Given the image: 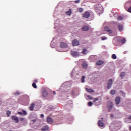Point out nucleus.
Wrapping results in <instances>:
<instances>
[{
  "mask_svg": "<svg viewBox=\"0 0 131 131\" xmlns=\"http://www.w3.org/2000/svg\"><path fill=\"white\" fill-rule=\"evenodd\" d=\"M107 108L109 111H111L112 110V108H113V102L112 101H108L107 102Z\"/></svg>",
  "mask_w": 131,
  "mask_h": 131,
  "instance_id": "nucleus-1",
  "label": "nucleus"
},
{
  "mask_svg": "<svg viewBox=\"0 0 131 131\" xmlns=\"http://www.w3.org/2000/svg\"><path fill=\"white\" fill-rule=\"evenodd\" d=\"M113 80L112 79L109 80L106 86L107 90H110V89H111V86H112V84H113Z\"/></svg>",
  "mask_w": 131,
  "mask_h": 131,
  "instance_id": "nucleus-2",
  "label": "nucleus"
},
{
  "mask_svg": "<svg viewBox=\"0 0 131 131\" xmlns=\"http://www.w3.org/2000/svg\"><path fill=\"white\" fill-rule=\"evenodd\" d=\"M72 45L73 46V47H75L76 46H79V41L76 39H74L72 41Z\"/></svg>",
  "mask_w": 131,
  "mask_h": 131,
  "instance_id": "nucleus-3",
  "label": "nucleus"
},
{
  "mask_svg": "<svg viewBox=\"0 0 131 131\" xmlns=\"http://www.w3.org/2000/svg\"><path fill=\"white\" fill-rule=\"evenodd\" d=\"M11 119L16 123H18V122H19V119L18 118V117L15 116H11Z\"/></svg>",
  "mask_w": 131,
  "mask_h": 131,
  "instance_id": "nucleus-4",
  "label": "nucleus"
},
{
  "mask_svg": "<svg viewBox=\"0 0 131 131\" xmlns=\"http://www.w3.org/2000/svg\"><path fill=\"white\" fill-rule=\"evenodd\" d=\"M83 17L84 18H90L91 17V14L89 11H86L83 15Z\"/></svg>",
  "mask_w": 131,
  "mask_h": 131,
  "instance_id": "nucleus-5",
  "label": "nucleus"
},
{
  "mask_svg": "<svg viewBox=\"0 0 131 131\" xmlns=\"http://www.w3.org/2000/svg\"><path fill=\"white\" fill-rule=\"evenodd\" d=\"M60 48H68V45H67V43L61 42L60 43Z\"/></svg>",
  "mask_w": 131,
  "mask_h": 131,
  "instance_id": "nucleus-6",
  "label": "nucleus"
},
{
  "mask_svg": "<svg viewBox=\"0 0 131 131\" xmlns=\"http://www.w3.org/2000/svg\"><path fill=\"white\" fill-rule=\"evenodd\" d=\"M71 55L73 56V57L76 58V57L79 56V53L76 51H73L71 53Z\"/></svg>",
  "mask_w": 131,
  "mask_h": 131,
  "instance_id": "nucleus-7",
  "label": "nucleus"
},
{
  "mask_svg": "<svg viewBox=\"0 0 131 131\" xmlns=\"http://www.w3.org/2000/svg\"><path fill=\"white\" fill-rule=\"evenodd\" d=\"M115 103L116 105H119V103H120V97L118 96L115 99Z\"/></svg>",
  "mask_w": 131,
  "mask_h": 131,
  "instance_id": "nucleus-8",
  "label": "nucleus"
},
{
  "mask_svg": "<svg viewBox=\"0 0 131 131\" xmlns=\"http://www.w3.org/2000/svg\"><path fill=\"white\" fill-rule=\"evenodd\" d=\"M47 122H48V123H50V124H52V123H53V119H52V118H51L50 117H48Z\"/></svg>",
  "mask_w": 131,
  "mask_h": 131,
  "instance_id": "nucleus-9",
  "label": "nucleus"
},
{
  "mask_svg": "<svg viewBox=\"0 0 131 131\" xmlns=\"http://www.w3.org/2000/svg\"><path fill=\"white\" fill-rule=\"evenodd\" d=\"M102 64H104V61L100 60L96 62V65L101 66V65H102Z\"/></svg>",
  "mask_w": 131,
  "mask_h": 131,
  "instance_id": "nucleus-10",
  "label": "nucleus"
},
{
  "mask_svg": "<svg viewBox=\"0 0 131 131\" xmlns=\"http://www.w3.org/2000/svg\"><path fill=\"white\" fill-rule=\"evenodd\" d=\"M98 126H100V127H103V126H104V123L102 122L101 120L98 121Z\"/></svg>",
  "mask_w": 131,
  "mask_h": 131,
  "instance_id": "nucleus-11",
  "label": "nucleus"
},
{
  "mask_svg": "<svg viewBox=\"0 0 131 131\" xmlns=\"http://www.w3.org/2000/svg\"><path fill=\"white\" fill-rule=\"evenodd\" d=\"M89 27L88 26H84L82 27L83 31H88L89 29Z\"/></svg>",
  "mask_w": 131,
  "mask_h": 131,
  "instance_id": "nucleus-12",
  "label": "nucleus"
},
{
  "mask_svg": "<svg viewBox=\"0 0 131 131\" xmlns=\"http://www.w3.org/2000/svg\"><path fill=\"white\" fill-rule=\"evenodd\" d=\"M105 31H107V32L110 33V34L112 33V31L109 29V28L107 26H106L104 28Z\"/></svg>",
  "mask_w": 131,
  "mask_h": 131,
  "instance_id": "nucleus-13",
  "label": "nucleus"
},
{
  "mask_svg": "<svg viewBox=\"0 0 131 131\" xmlns=\"http://www.w3.org/2000/svg\"><path fill=\"white\" fill-rule=\"evenodd\" d=\"M66 15L68 16H71V14H72V11L71 10V9H70L69 11H68L67 12H66Z\"/></svg>",
  "mask_w": 131,
  "mask_h": 131,
  "instance_id": "nucleus-14",
  "label": "nucleus"
},
{
  "mask_svg": "<svg viewBox=\"0 0 131 131\" xmlns=\"http://www.w3.org/2000/svg\"><path fill=\"white\" fill-rule=\"evenodd\" d=\"M34 106H35V104L34 103L31 104V105L29 107V110L31 111H33V109L34 108Z\"/></svg>",
  "mask_w": 131,
  "mask_h": 131,
  "instance_id": "nucleus-15",
  "label": "nucleus"
},
{
  "mask_svg": "<svg viewBox=\"0 0 131 131\" xmlns=\"http://www.w3.org/2000/svg\"><path fill=\"white\" fill-rule=\"evenodd\" d=\"M82 67L84 69H86L88 68V63H85V62H82Z\"/></svg>",
  "mask_w": 131,
  "mask_h": 131,
  "instance_id": "nucleus-16",
  "label": "nucleus"
},
{
  "mask_svg": "<svg viewBox=\"0 0 131 131\" xmlns=\"http://www.w3.org/2000/svg\"><path fill=\"white\" fill-rule=\"evenodd\" d=\"M41 130H42V131L49 130V126H43V128L42 129H41Z\"/></svg>",
  "mask_w": 131,
  "mask_h": 131,
  "instance_id": "nucleus-17",
  "label": "nucleus"
},
{
  "mask_svg": "<svg viewBox=\"0 0 131 131\" xmlns=\"http://www.w3.org/2000/svg\"><path fill=\"white\" fill-rule=\"evenodd\" d=\"M42 95L43 97H47L48 96V92L44 90L42 92Z\"/></svg>",
  "mask_w": 131,
  "mask_h": 131,
  "instance_id": "nucleus-18",
  "label": "nucleus"
},
{
  "mask_svg": "<svg viewBox=\"0 0 131 131\" xmlns=\"http://www.w3.org/2000/svg\"><path fill=\"white\" fill-rule=\"evenodd\" d=\"M86 91L89 93H94V90H92V89H89L88 88H86Z\"/></svg>",
  "mask_w": 131,
  "mask_h": 131,
  "instance_id": "nucleus-19",
  "label": "nucleus"
},
{
  "mask_svg": "<svg viewBox=\"0 0 131 131\" xmlns=\"http://www.w3.org/2000/svg\"><path fill=\"white\" fill-rule=\"evenodd\" d=\"M118 29L119 31H122V30H123V26L119 25L118 26Z\"/></svg>",
  "mask_w": 131,
  "mask_h": 131,
  "instance_id": "nucleus-20",
  "label": "nucleus"
},
{
  "mask_svg": "<svg viewBox=\"0 0 131 131\" xmlns=\"http://www.w3.org/2000/svg\"><path fill=\"white\" fill-rule=\"evenodd\" d=\"M88 53V50L86 49H83L82 51V54L84 55H86V53Z\"/></svg>",
  "mask_w": 131,
  "mask_h": 131,
  "instance_id": "nucleus-21",
  "label": "nucleus"
},
{
  "mask_svg": "<svg viewBox=\"0 0 131 131\" xmlns=\"http://www.w3.org/2000/svg\"><path fill=\"white\" fill-rule=\"evenodd\" d=\"M32 86L33 88H34V89H37V85H36V84L35 83V82H33L32 83Z\"/></svg>",
  "mask_w": 131,
  "mask_h": 131,
  "instance_id": "nucleus-22",
  "label": "nucleus"
},
{
  "mask_svg": "<svg viewBox=\"0 0 131 131\" xmlns=\"http://www.w3.org/2000/svg\"><path fill=\"white\" fill-rule=\"evenodd\" d=\"M125 75V73L124 72H122L120 74V77H121L122 78L124 77V76Z\"/></svg>",
  "mask_w": 131,
  "mask_h": 131,
  "instance_id": "nucleus-23",
  "label": "nucleus"
},
{
  "mask_svg": "<svg viewBox=\"0 0 131 131\" xmlns=\"http://www.w3.org/2000/svg\"><path fill=\"white\" fill-rule=\"evenodd\" d=\"M6 114H7V115L8 116V117H9V116H10L11 115V111H7L6 112Z\"/></svg>",
  "mask_w": 131,
  "mask_h": 131,
  "instance_id": "nucleus-24",
  "label": "nucleus"
},
{
  "mask_svg": "<svg viewBox=\"0 0 131 131\" xmlns=\"http://www.w3.org/2000/svg\"><path fill=\"white\" fill-rule=\"evenodd\" d=\"M115 93H116V92H115V90H112L111 91V94L112 95H115Z\"/></svg>",
  "mask_w": 131,
  "mask_h": 131,
  "instance_id": "nucleus-25",
  "label": "nucleus"
},
{
  "mask_svg": "<svg viewBox=\"0 0 131 131\" xmlns=\"http://www.w3.org/2000/svg\"><path fill=\"white\" fill-rule=\"evenodd\" d=\"M88 98L90 99V100H94V97H92L91 95H88Z\"/></svg>",
  "mask_w": 131,
  "mask_h": 131,
  "instance_id": "nucleus-26",
  "label": "nucleus"
},
{
  "mask_svg": "<svg viewBox=\"0 0 131 131\" xmlns=\"http://www.w3.org/2000/svg\"><path fill=\"white\" fill-rule=\"evenodd\" d=\"M112 58L113 59H116L117 57H116V55L115 54H113L112 56Z\"/></svg>",
  "mask_w": 131,
  "mask_h": 131,
  "instance_id": "nucleus-27",
  "label": "nucleus"
},
{
  "mask_svg": "<svg viewBox=\"0 0 131 131\" xmlns=\"http://www.w3.org/2000/svg\"><path fill=\"white\" fill-rule=\"evenodd\" d=\"M97 101H99V98H95L94 100H93V102L95 103L96 102H97Z\"/></svg>",
  "mask_w": 131,
  "mask_h": 131,
  "instance_id": "nucleus-28",
  "label": "nucleus"
},
{
  "mask_svg": "<svg viewBox=\"0 0 131 131\" xmlns=\"http://www.w3.org/2000/svg\"><path fill=\"white\" fill-rule=\"evenodd\" d=\"M88 106H93V103L91 101H89L88 102Z\"/></svg>",
  "mask_w": 131,
  "mask_h": 131,
  "instance_id": "nucleus-29",
  "label": "nucleus"
},
{
  "mask_svg": "<svg viewBox=\"0 0 131 131\" xmlns=\"http://www.w3.org/2000/svg\"><path fill=\"white\" fill-rule=\"evenodd\" d=\"M27 115V112L25 111H23V115Z\"/></svg>",
  "mask_w": 131,
  "mask_h": 131,
  "instance_id": "nucleus-30",
  "label": "nucleus"
},
{
  "mask_svg": "<svg viewBox=\"0 0 131 131\" xmlns=\"http://www.w3.org/2000/svg\"><path fill=\"white\" fill-rule=\"evenodd\" d=\"M75 4H79V3H80V0H77L74 1Z\"/></svg>",
  "mask_w": 131,
  "mask_h": 131,
  "instance_id": "nucleus-31",
  "label": "nucleus"
},
{
  "mask_svg": "<svg viewBox=\"0 0 131 131\" xmlns=\"http://www.w3.org/2000/svg\"><path fill=\"white\" fill-rule=\"evenodd\" d=\"M121 95H122L123 97H124L125 96V93H124L123 91H120Z\"/></svg>",
  "mask_w": 131,
  "mask_h": 131,
  "instance_id": "nucleus-32",
  "label": "nucleus"
},
{
  "mask_svg": "<svg viewBox=\"0 0 131 131\" xmlns=\"http://www.w3.org/2000/svg\"><path fill=\"white\" fill-rule=\"evenodd\" d=\"M121 42H122V43H125V38H123V39H122V40H121Z\"/></svg>",
  "mask_w": 131,
  "mask_h": 131,
  "instance_id": "nucleus-33",
  "label": "nucleus"
},
{
  "mask_svg": "<svg viewBox=\"0 0 131 131\" xmlns=\"http://www.w3.org/2000/svg\"><path fill=\"white\" fill-rule=\"evenodd\" d=\"M84 79H85V76H82V82H84Z\"/></svg>",
  "mask_w": 131,
  "mask_h": 131,
  "instance_id": "nucleus-34",
  "label": "nucleus"
},
{
  "mask_svg": "<svg viewBox=\"0 0 131 131\" xmlns=\"http://www.w3.org/2000/svg\"><path fill=\"white\" fill-rule=\"evenodd\" d=\"M122 19H123L122 16H119L118 17V20H122Z\"/></svg>",
  "mask_w": 131,
  "mask_h": 131,
  "instance_id": "nucleus-35",
  "label": "nucleus"
},
{
  "mask_svg": "<svg viewBox=\"0 0 131 131\" xmlns=\"http://www.w3.org/2000/svg\"><path fill=\"white\" fill-rule=\"evenodd\" d=\"M79 12H80V13H81V12H82V8H79Z\"/></svg>",
  "mask_w": 131,
  "mask_h": 131,
  "instance_id": "nucleus-36",
  "label": "nucleus"
},
{
  "mask_svg": "<svg viewBox=\"0 0 131 131\" xmlns=\"http://www.w3.org/2000/svg\"><path fill=\"white\" fill-rule=\"evenodd\" d=\"M18 114H19V115H23V112H18Z\"/></svg>",
  "mask_w": 131,
  "mask_h": 131,
  "instance_id": "nucleus-37",
  "label": "nucleus"
},
{
  "mask_svg": "<svg viewBox=\"0 0 131 131\" xmlns=\"http://www.w3.org/2000/svg\"><path fill=\"white\" fill-rule=\"evenodd\" d=\"M19 120H20V121H24V119H23V118H20L19 119Z\"/></svg>",
  "mask_w": 131,
  "mask_h": 131,
  "instance_id": "nucleus-38",
  "label": "nucleus"
},
{
  "mask_svg": "<svg viewBox=\"0 0 131 131\" xmlns=\"http://www.w3.org/2000/svg\"><path fill=\"white\" fill-rule=\"evenodd\" d=\"M114 117V115L111 114V118H113Z\"/></svg>",
  "mask_w": 131,
  "mask_h": 131,
  "instance_id": "nucleus-39",
  "label": "nucleus"
},
{
  "mask_svg": "<svg viewBox=\"0 0 131 131\" xmlns=\"http://www.w3.org/2000/svg\"><path fill=\"white\" fill-rule=\"evenodd\" d=\"M40 117L41 118H43V117H45V116L43 115V114H41L40 115Z\"/></svg>",
  "mask_w": 131,
  "mask_h": 131,
  "instance_id": "nucleus-40",
  "label": "nucleus"
},
{
  "mask_svg": "<svg viewBox=\"0 0 131 131\" xmlns=\"http://www.w3.org/2000/svg\"><path fill=\"white\" fill-rule=\"evenodd\" d=\"M15 95H20V92H17L16 93H15Z\"/></svg>",
  "mask_w": 131,
  "mask_h": 131,
  "instance_id": "nucleus-41",
  "label": "nucleus"
},
{
  "mask_svg": "<svg viewBox=\"0 0 131 131\" xmlns=\"http://www.w3.org/2000/svg\"><path fill=\"white\" fill-rule=\"evenodd\" d=\"M105 39H107L106 37H102V40H105Z\"/></svg>",
  "mask_w": 131,
  "mask_h": 131,
  "instance_id": "nucleus-42",
  "label": "nucleus"
},
{
  "mask_svg": "<svg viewBox=\"0 0 131 131\" xmlns=\"http://www.w3.org/2000/svg\"><path fill=\"white\" fill-rule=\"evenodd\" d=\"M38 80L37 79H35L34 80V82H35V83H36V82H37Z\"/></svg>",
  "mask_w": 131,
  "mask_h": 131,
  "instance_id": "nucleus-43",
  "label": "nucleus"
},
{
  "mask_svg": "<svg viewBox=\"0 0 131 131\" xmlns=\"http://www.w3.org/2000/svg\"><path fill=\"white\" fill-rule=\"evenodd\" d=\"M95 105H96V106H98V105H100V102H98V103H96Z\"/></svg>",
  "mask_w": 131,
  "mask_h": 131,
  "instance_id": "nucleus-44",
  "label": "nucleus"
},
{
  "mask_svg": "<svg viewBox=\"0 0 131 131\" xmlns=\"http://www.w3.org/2000/svg\"><path fill=\"white\" fill-rule=\"evenodd\" d=\"M32 121L33 122H35V121H36V120L34 119V120H32Z\"/></svg>",
  "mask_w": 131,
  "mask_h": 131,
  "instance_id": "nucleus-45",
  "label": "nucleus"
},
{
  "mask_svg": "<svg viewBox=\"0 0 131 131\" xmlns=\"http://www.w3.org/2000/svg\"><path fill=\"white\" fill-rule=\"evenodd\" d=\"M53 94H54V95H56V92L54 91Z\"/></svg>",
  "mask_w": 131,
  "mask_h": 131,
  "instance_id": "nucleus-46",
  "label": "nucleus"
},
{
  "mask_svg": "<svg viewBox=\"0 0 131 131\" xmlns=\"http://www.w3.org/2000/svg\"><path fill=\"white\" fill-rule=\"evenodd\" d=\"M81 81H82V76H81Z\"/></svg>",
  "mask_w": 131,
  "mask_h": 131,
  "instance_id": "nucleus-47",
  "label": "nucleus"
},
{
  "mask_svg": "<svg viewBox=\"0 0 131 131\" xmlns=\"http://www.w3.org/2000/svg\"><path fill=\"white\" fill-rule=\"evenodd\" d=\"M101 119H103V118H101Z\"/></svg>",
  "mask_w": 131,
  "mask_h": 131,
  "instance_id": "nucleus-48",
  "label": "nucleus"
}]
</instances>
